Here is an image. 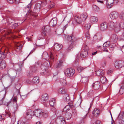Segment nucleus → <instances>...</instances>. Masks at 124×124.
<instances>
[{"mask_svg": "<svg viewBox=\"0 0 124 124\" xmlns=\"http://www.w3.org/2000/svg\"><path fill=\"white\" fill-rule=\"evenodd\" d=\"M67 39L69 41L68 43L69 46L67 49V51L69 52L75 46L76 42L75 38L73 35L68 36Z\"/></svg>", "mask_w": 124, "mask_h": 124, "instance_id": "f257e3e1", "label": "nucleus"}, {"mask_svg": "<svg viewBox=\"0 0 124 124\" xmlns=\"http://www.w3.org/2000/svg\"><path fill=\"white\" fill-rule=\"evenodd\" d=\"M34 114L37 117L40 118L43 116L45 117H47L48 113L44 112L41 109H38L35 110Z\"/></svg>", "mask_w": 124, "mask_h": 124, "instance_id": "f03ea898", "label": "nucleus"}, {"mask_svg": "<svg viewBox=\"0 0 124 124\" xmlns=\"http://www.w3.org/2000/svg\"><path fill=\"white\" fill-rule=\"evenodd\" d=\"M64 74L66 77H72L75 73V70L72 68H68L64 71Z\"/></svg>", "mask_w": 124, "mask_h": 124, "instance_id": "7ed1b4c3", "label": "nucleus"}, {"mask_svg": "<svg viewBox=\"0 0 124 124\" xmlns=\"http://www.w3.org/2000/svg\"><path fill=\"white\" fill-rule=\"evenodd\" d=\"M82 22L80 17L75 16L74 17V20L72 22L71 25H72L74 27L78 24L82 23Z\"/></svg>", "mask_w": 124, "mask_h": 124, "instance_id": "20e7f679", "label": "nucleus"}, {"mask_svg": "<svg viewBox=\"0 0 124 124\" xmlns=\"http://www.w3.org/2000/svg\"><path fill=\"white\" fill-rule=\"evenodd\" d=\"M88 47L87 46L84 45L82 48V52L80 54L81 56L83 58H84L87 56L88 55V52L87 49Z\"/></svg>", "mask_w": 124, "mask_h": 124, "instance_id": "39448f33", "label": "nucleus"}, {"mask_svg": "<svg viewBox=\"0 0 124 124\" xmlns=\"http://www.w3.org/2000/svg\"><path fill=\"white\" fill-rule=\"evenodd\" d=\"M42 55L43 58L46 60H48L49 59L53 60L54 58L52 54L51 53L49 55L46 52L44 51L42 54Z\"/></svg>", "mask_w": 124, "mask_h": 124, "instance_id": "423d86ee", "label": "nucleus"}, {"mask_svg": "<svg viewBox=\"0 0 124 124\" xmlns=\"http://www.w3.org/2000/svg\"><path fill=\"white\" fill-rule=\"evenodd\" d=\"M114 65L116 68H120L124 66V62L123 61H116L114 63Z\"/></svg>", "mask_w": 124, "mask_h": 124, "instance_id": "0eeeda50", "label": "nucleus"}, {"mask_svg": "<svg viewBox=\"0 0 124 124\" xmlns=\"http://www.w3.org/2000/svg\"><path fill=\"white\" fill-rule=\"evenodd\" d=\"M34 115V112L30 109L28 110L25 115L26 118L28 119H31Z\"/></svg>", "mask_w": 124, "mask_h": 124, "instance_id": "6e6552de", "label": "nucleus"}, {"mask_svg": "<svg viewBox=\"0 0 124 124\" xmlns=\"http://www.w3.org/2000/svg\"><path fill=\"white\" fill-rule=\"evenodd\" d=\"M124 114L123 112H120L118 117L117 122L120 124H124Z\"/></svg>", "mask_w": 124, "mask_h": 124, "instance_id": "1a4fd4ad", "label": "nucleus"}, {"mask_svg": "<svg viewBox=\"0 0 124 124\" xmlns=\"http://www.w3.org/2000/svg\"><path fill=\"white\" fill-rule=\"evenodd\" d=\"M57 124H65L66 121L64 118L62 116H60L57 118L56 120Z\"/></svg>", "mask_w": 124, "mask_h": 124, "instance_id": "9d476101", "label": "nucleus"}, {"mask_svg": "<svg viewBox=\"0 0 124 124\" xmlns=\"http://www.w3.org/2000/svg\"><path fill=\"white\" fill-rule=\"evenodd\" d=\"M109 16L113 20L116 19L119 16V14L117 12L113 11L111 12Z\"/></svg>", "mask_w": 124, "mask_h": 124, "instance_id": "9b49d317", "label": "nucleus"}, {"mask_svg": "<svg viewBox=\"0 0 124 124\" xmlns=\"http://www.w3.org/2000/svg\"><path fill=\"white\" fill-rule=\"evenodd\" d=\"M108 27V24L106 22H103L101 23L100 27V29L102 31L106 30Z\"/></svg>", "mask_w": 124, "mask_h": 124, "instance_id": "f8f14e48", "label": "nucleus"}, {"mask_svg": "<svg viewBox=\"0 0 124 124\" xmlns=\"http://www.w3.org/2000/svg\"><path fill=\"white\" fill-rule=\"evenodd\" d=\"M50 30V27L48 26H46L42 27V29L41 31L42 35L44 36H46L45 33L46 32Z\"/></svg>", "mask_w": 124, "mask_h": 124, "instance_id": "ddd939ff", "label": "nucleus"}, {"mask_svg": "<svg viewBox=\"0 0 124 124\" xmlns=\"http://www.w3.org/2000/svg\"><path fill=\"white\" fill-rule=\"evenodd\" d=\"M57 20L56 18H54L52 19L49 22V24L50 26L54 27L57 24Z\"/></svg>", "mask_w": 124, "mask_h": 124, "instance_id": "4468645a", "label": "nucleus"}, {"mask_svg": "<svg viewBox=\"0 0 124 124\" xmlns=\"http://www.w3.org/2000/svg\"><path fill=\"white\" fill-rule=\"evenodd\" d=\"M6 64L5 61L3 60H0V69H3L5 68Z\"/></svg>", "mask_w": 124, "mask_h": 124, "instance_id": "2eb2a0df", "label": "nucleus"}, {"mask_svg": "<svg viewBox=\"0 0 124 124\" xmlns=\"http://www.w3.org/2000/svg\"><path fill=\"white\" fill-rule=\"evenodd\" d=\"M114 0H107V6L108 8H111L113 5Z\"/></svg>", "mask_w": 124, "mask_h": 124, "instance_id": "dca6fc26", "label": "nucleus"}, {"mask_svg": "<svg viewBox=\"0 0 124 124\" xmlns=\"http://www.w3.org/2000/svg\"><path fill=\"white\" fill-rule=\"evenodd\" d=\"M90 21L92 24L96 23L98 21V19L96 17L91 16L90 18Z\"/></svg>", "mask_w": 124, "mask_h": 124, "instance_id": "f3484780", "label": "nucleus"}, {"mask_svg": "<svg viewBox=\"0 0 124 124\" xmlns=\"http://www.w3.org/2000/svg\"><path fill=\"white\" fill-rule=\"evenodd\" d=\"M117 24V23H114L112 21L109 22L108 23V25L111 29H113L115 27V26Z\"/></svg>", "mask_w": 124, "mask_h": 124, "instance_id": "a211bd4d", "label": "nucleus"}, {"mask_svg": "<svg viewBox=\"0 0 124 124\" xmlns=\"http://www.w3.org/2000/svg\"><path fill=\"white\" fill-rule=\"evenodd\" d=\"M100 83L99 81H97L94 83L92 85V87H93L94 89L97 90L100 87Z\"/></svg>", "mask_w": 124, "mask_h": 124, "instance_id": "6ab92c4d", "label": "nucleus"}, {"mask_svg": "<svg viewBox=\"0 0 124 124\" xmlns=\"http://www.w3.org/2000/svg\"><path fill=\"white\" fill-rule=\"evenodd\" d=\"M48 67V64L46 62H45L43 65H42L41 66V68L42 71H46V70Z\"/></svg>", "mask_w": 124, "mask_h": 124, "instance_id": "aec40b11", "label": "nucleus"}, {"mask_svg": "<svg viewBox=\"0 0 124 124\" xmlns=\"http://www.w3.org/2000/svg\"><path fill=\"white\" fill-rule=\"evenodd\" d=\"M62 45L60 44L55 43L54 45V48L55 50L59 51L62 49Z\"/></svg>", "mask_w": 124, "mask_h": 124, "instance_id": "412c9836", "label": "nucleus"}, {"mask_svg": "<svg viewBox=\"0 0 124 124\" xmlns=\"http://www.w3.org/2000/svg\"><path fill=\"white\" fill-rule=\"evenodd\" d=\"M120 86V89L119 93L120 94H122L124 92V82H123L119 85Z\"/></svg>", "mask_w": 124, "mask_h": 124, "instance_id": "4be33fe9", "label": "nucleus"}, {"mask_svg": "<svg viewBox=\"0 0 124 124\" xmlns=\"http://www.w3.org/2000/svg\"><path fill=\"white\" fill-rule=\"evenodd\" d=\"M100 111L99 110L96 108H95L93 112V115L95 117H97L99 115Z\"/></svg>", "mask_w": 124, "mask_h": 124, "instance_id": "5701e85b", "label": "nucleus"}, {"mask_svg": "<svg viewBox=\"0 0 124 124\" xmlns=\"http://www.w3.org/2000/svg\"><path fill=\"white\" fill-rule=\"evenodd\" d=\"M87 15L86 13H85L80 15V17L83 23L84 21L87 19Z\"/></svg>", "mask_w": 124, "mask_h": 124, "instance_id": "b1692460", "label": "nucleus"}, {"mask_svg": "<svg viewBox=\"0 0 124 124\" xmlns=\"http://www.w3.org/2000/svg\"><path fill=\"white\" fill-rule=\"evenodd\" d=\"M111 39L114 43H116L118 37L116 35L113 34L111 37Z\"/></svg>", "mask_w": 124, "mask_h": 124, "instance_id": "393cba45", "label": "nucleus"}, {"mask_svg": "<svg viewBox=\"0 0 124 124\" xmlns=\"http://www.w3.org/2000/svg\"><path fill=\"white\" fill-rule=\"evenodd\" d=\"M48 99V97L47 96V94L46 93L43 94L42 95L41 98V100L44 102V101H47Z\"/></svg>", "mask_w": 124, "mask_h": 124, "instance_id": "a878e982", "label": "nucleus"}, {"mask_svg": "<svg viewBox=\"0 0 124 124\" xmlns=\"http://www.w3.org/2000/svg\"><path fill=\"white\" fill-rule=\"evenodd\" d=\"M88 78L87 77H83L82 78L81 80H80L81 82L85 83L86 84H87L88 83Z\"/></svg>", "mask_w": 124, "mask_h": 124, "instance_id": "bb28decb", "label": "nucleus"}, {"mask_svg": "<svg viewBox=\"0 0 124 124\" xmlns=\"http://www.w3.org/2000/svg\"><path fill=\"white\" fill-rule=\"evenodd\" d=\"M16 20L17 21H19V20H16V18L12 19L11 18H9L8 19V23L10 24H12L15 22Z\"/></svg>", "mask_w": 124, "mask_h": 124, "instance_id": "cd10ccee", "label": "nucleus"}, {"mask_svg": "<svg viewBox=\"0 0 124 124\" xmlns=\"http://www.w3.org/2000/svg\"><path fill=\"white\" fill-rule=\"evenodd\" d=\"M121 26L119 24V25L117 24L115 26V27L114 28V31L116 32H118L120 30Z\"/></svg>", "mask_w": 124, "mask_h": 124, "instance_id": "c85d7f7f", "label": "nucleus"}, {"mask_svg": "<svg viewBox=\"0 0 124 124\" xmlns=\"http://www.w3.org/2000/svg\"><path fill=\"white\" fill-rule=\"evenodd\" d=\"M23 44L22 46L21 44L18 43L16 44V51H19L21 50L22 49V46H23Z\"/></svg>", "mask_w": 124, "mask_h": 124, "instance_id": "c756f323", "label": "nucleus"}, {"mask_svg": "<svg viewBox=\"0 0 124 124\" xmlns=\"http://www.w3.org/2000/svg\"><path fill=\"white\" fill-rule=\"evenodd\" d=\"M100 81L102 83H104L107 82V79L104 76H102L100 78Z\"/></svg>", "mask_w": 124, "mask_h": 124, "instance_id": "7c9ffc66", "label": "nucleus"}, {"mask_svg": "<svg viewBox=\"0 0 124 124\" xmlns=\"http://www.w3.org/2000/svg\"><path fill=\"white\" fill-rule=\"evenodd\" d=\"M49 104L51 106H54L55 104V100L54 98L50 100L49 101Z\"/></svg>", "mask_w": 124, "mask_h": 124, "instance_id": "2f4dec72", "label": "nucleus"}, {"mask_svg": "<svg viewBox=\"0 0 124 124\" xmlns=\"http://www.w3.org/2000/svg\"><path fill=\"white\" fill-rule=\"evenodd\" d=\"M33 82L35 84H38L39 82V78L37 76H36L34 77L32 80Z\"/></svg>", "mask_w": 124, "mask_h": 124, "instance_id": "473e14b6", "label": "nucleus"}, {"mask_svg": "<svg viewBox=\"0 0 124 124\" xmlns=\"http://www.w3.org/2000/svg\"><path fill=\"white\" fill-rule=\"evenodd\" d=\"M104 72L103 71L99 70L96 72V74L97 76H100L103 75Z\"/></svg>", "mask_w": 124, "mask_h": 124, "instance_id": "72a5a7b5", "label": "nucleus"}, {"mask_svg": "<svg viewBox=\"0 0 124 124\" xmlns=\"http://www.w3.org/2000/svg\"><path fill=\"white\" fill-rule=\"evenodd\" d=\"M71 116V114L69 112L66 113L65 115V117L66 119H70Z\"/></svg>", "mask_w": 124, "mask_h": 124, "instance_id": "f704fd0d", "label": "nucleus"}, {"mask_svg": "<svg viewBox=\"0 0 124 124\" xmlns=\"http://www.w3.org/2000/svg\"><path fill=\"white\" fill-rule=\"evenodd\" d=\"M58 92L60 94H63L65 92V90L64 88H61L58 90Z\"/></svg>", "mask_w": 124, "mask_h": 124, "instance_id": "c9c22d12", "label": "nucleus"}, {"mask_svg": "<svg viewBox=\"0 0 124 124\" xmlns=\"http://www.w3.org/2000/svg\"><path fill=\"white\" fill-rule=\"evenodd\" d=\"M63 99L65 101H67L69 99V95L67 94H66L64 95L63 96Z\"/></svg>", "mask_w": 124, "mask_h": 124, "instance_id": "e433bc0d", "label": "nucleus"}, {"mask_svg": "<svg viewBox=\"0 0 124 124\" xmlns=\"http://www.w3.org/2000/svg\"><path fill=\"white\" fill-rule=\"evenodd\" d=\"M60 83L62 85H66V81L65 79L61 78L60 80Z\"/></svg>", "mask_w": 124, "mask_h": 124, "instance_id": "4c0bfd02", "label": "nucleus"}, {"mask_svg": "<svg viewBox=\"0 0 124 124\" xmlns=\"http://www.w3.org/2000/svg\"><path fill=\"white\" fill-rule=\"evenodd\" d=\"M72 107L71 105H67L64 108L63 110L67 112L70 109V108H71Z\"/></svg>", "mask_w": 124, "mask_h": 124, "instance_id": "58836bf2", "label": "nucleus"}, {"mask_svg": "<svg viewBox=\"0 0 124 124\" xmlns=\"http://www.w3.org/2000/svg\"><path fill=\"white\" fill-rule=\"evenodd\" d=\"M86 68V67H82L81 66H78L77 68V69L78 72H80L82 71Z\"/></svg>", "mask_w": 124, "mask_h": 124, "instance_id": "ea45409f", "label": "nucleus"}, {"mask_svg": "<svg viewBox=\"0 0 124 124\" xmlns=\"http://www.w3.org/2000/svg\"><path fill=\"white\" fill-rule=\"evenodd\" d=\"M40 5L39 4V5H37V6H36L35 8H34V11L37 13L39 12L40 11Z\"/></svg>", "mask_w": 124, "mask_h": 124, "instance_id": "a19ab883", "label": "nucleus"}, {"mask_svg": "<svg viewBox=\"0 0 124 124\" xmlns=\"http://www.w3.org/2000/svg\"><path fill=\"white\" fill-rule=\"evenodd\" d=\"M62 62L61 60H59L58 61L56 65V68H58L60 67L62 65Z\"/></svg>", "mask_w": 124, "mask_h": 124, "instance_id": "79ce46f5", "label": "nucleus"}, {"mask_svg": "<svg viewBox=\"0 0 124 124\" xmlns=\"http://www.w3.org/2000/svg\"><path fill=\"white\" fill-rule=\"evenodd\" d=\"M110 43L109 41H107L104 43L103 45V47H108L110 44Z\"/></svg>", "mask_w": 124, "mask_h": 124, "instance_id": "37998d69", "label": "nucleus"}, {"mask_svg": "<svg viewBox=\"0 0 124 124\" xmlns=\"http://www.w3.org/2000/svg\"><path fill=\"white\" fill-rule=\"evenodd\" d=\"M119 17L121 19L124 20V11H122L120 13Z\"/></svg>", "mask_w": 124, "mask_h": 124, "instance_id": "c03bdc74", "label": "nucleus"}, {"mask_svg": "<svg viewBox=\"0 0 124 124\" xmlns=\"http://www.w3.org/2000/svg\"><path fill=\"white\" fill-rule=\"evenodd\" d=\"M31 2L25 8L26 9H27V11H29L30 10L31 7L32 5V4L31 3Z\"/></svg>", "mask_w": 124, "mask_h": 124, "instance_id": "a18cd8bd", "label": "nucleus"}, {"mask_svg": "<svg viewBox=\"0 0 124 124\" xmlns=\"http://www.w3.org/2000/svg\"><path fill=\"white\" fill-rule=\"evenodd\" d=\"M91 106V105L90 104L86 105L85 107V109L86 110L88 111L90 108Z\"/></svg>", "mask_w": 124, "mask_h": 124, "instance_id": "49530a36", "label": "nucleus"}, {"mask_svg": "<svg viewBox=\"0 0 124 124\" xmlns=\"http://www.w3.org/2000/svg\"><path fill=\"white\" fill-rule=\"evenodd\" d=\"M91 26V24L90 23L86 24L84 26L85 28L86 29H89Z\"/></svg>", "mask_w": 124, "mask_h": 124, "instance_id": "de8ad7c7", "label": "nucleus"}, {"mask_svg": "<svg viewBox=\"0 0 124 124\" xmlns=\"http://www.w3.org/2000/svg\"><path fill=\"white\" fill-rule=\"evenodd\" d=\"M23 22H22L21 23H16L13 24H12V25L13 26H14V27H13V28H15L16 27H17L19 24H20L21 23H22Z\"/></svg>", "mask_w": 124, "mask_h": 124, "instance_id": "09e8293b", "label": "nucleus"}, {"mask_svg": "<svg viewBox=\"0 0 124 124\" xmlns=\"http://www.w3.org/2000/svg\"><path fill=\"white\" fill-rule=\"evenodd\" d=\"M1 94H2V100L5 96L6 92L4 91H2L1 93Z\"/></svg>", "mask_w": 124, "mask_h": 124, "instance_id": "8fccbe9b", "label": "nucleus"}, {"mask_svg": "<svg viewBox=\"0 0 124 124\" xmlns=\"http://www.w3.org/2000/svg\"><path fill=\"white\" fill-rule=\"evenodd\" d=\"M72 113L74 116H76L77 114V111L75 109L73 110H72Z\"/></svg>", "mask_w": 124, "mask_h": 124, "instance_id": "3c124183", "label": "nucleus"}, {"mask_svg": "<svg viewBox=\"0 0 124 124\" xmlns=\"http://www.w3.org/2000/svg\"><path fill=\"white\" fill-rule=\"evenodd\" d=\"M85 37L89 39L90 38L89 34V32H87L85 34Z\"/></svg>", "mask_w": 124, "mask_h": 124, "instance_id": "603ef678", "label": "nucleus"}, {"mask_svg": "<svg viewBox=\"0 0 124 124\" xmlns=\"http://www.w3.org/2000/svg\"><path fill=\"white\" fill-rule=\"evenodd\" d=\"M17 124H25L24 122L21 120H19Z\"/></svg>", "mask_w": 124, "mask_h": 124, "instance_id": "864d4df0", "label": "nucleus"}, {"mask_svg": "<svg viewBox=\"0 0 124 124\" xmlns=\"http://www.w3.org/2000/svg\"><path fill=\"white\" fill-rule=\"evenodd\" d=\"M3 23L4 24H6L8 23V21L6 19H3L2 20Z\"/></svg>", "mask_w": 124, "mask_h": 124, "instance_id": "5fc2aeb1", "label": "nucleus"}, {"mask_svg": "<svg viewBox=\"0 0 124 124\" xmlns=\"http://www.w3.org/2000/svg\"><path fill=\"white\" fill-rule=\"evenodd\" d=\"M82 102V101L81 99H79L78 101H77V104H79L78 105L80 106Z\"/></svg>", "mask_w": 124, "mask_h": 124, "instance_id": "6e6d98bb", "label": "nucleus"}, {"mask_svg": "<svg viewBox=\"0 0 124 124\" xmlns=\"http://www.w3.org/2000/svg\"><path fill=\"white\" fill-rule=\"evenodd\" d=\"M120 24L123 29H124V22H122L120 23Z\"/></svg>", "mask_w": 124, "mask_h": 124, "instance_id": "4d7b16f0", "label": "nucleus"}, {"mask_svg": "<svg viewBox=\"0 0 124 124\" xmlns=\"http://www.w3.org/2000/svg\"><path fill=\"white\" fill-rule=\"evenodd\" d=\"M51 110L53 112H55L56 111V108L53 106H52V108H51Z\"/></svg>", "mask_w": 124, "mask_h": 124, "instance_id": "13d9d810", "label": "nucleus"}, {"mask_svg": "<svg viewBox=\"0 0 124 124\" xmlns=\"http://www.w3.org/2000/svg\"><path fill=\"white\" fill-rule=\"evenodd\" d=\"M4 55L3 54L2 52L1 51H0V60H2L1 58L3 57L2 56H3Z\"/></svg>", "mask_w": 124, "mask_h": 124, "instance_id": "bf43d9fd", "label": "nucleus"}, {"mask_svg": "<svg viewBox=\"0 0 124 124\" xmlns=\"http://www.w3.org/2000/svg\"><path fill=\"white\" fill-rule=\"evenodd\" d=\"M107 47H103V48L102 49V51H104L106 52H108V50L107 49Z\"/></svg>", "mask_w": 124, "mask_h": 124, "instance_id": "052dcab7", "label": "nucleus"}, {"mask_svg": "<svg viewBox=\"0 0 124 124\" xmlns=\"http://www.w3.org/2000/svg\"><path fill=\"white\" fill-rule=\"evenodd\" d=\"M7 1L9 3L12 4L13 3L14 1V0H7Z\"/></svg>", "mask_w": 124, "mask_h": 124, "instance_id": "680f3d73", "label": "nucleus"}, {"mask_svg": "<svg viewBox=\"0 0 124 124\" xmlns=\"http://www.w3.org/2000/svg\"><path fill=\"white\" fill-rule=\"evenodd\" d=\"M79 59H77L75 61V64H78V63Z\"/></svg>", "mask_w": 124, "mask_h": 124, "instance_id": "e2e57ef3", "label": "nucleus"}, {"mask_svg": "<svg viewBox=\"0 0 124 124\" xmlns=\"http://www.w3.org/2000/svg\"><path fill=\"white\" fill-rule=\"evenodd\" d=\"M95 124H101V122L99 121H97L96 122Z\"/></svg>", "mask_w": 124, "mask_h": 124, "instance_id": "0e129e2a", "label": "nucleus"}, {"mask_svg": "<svg viewBox=\"0 0 124 124\" xmlns=\"http://www.w3.org/2000/svg\"><path fill=\"white\" fill-rule=\"evenodd\" d=\"M97 1L99 3H103V1L102 0H97Z\"/></svg>", "mask_w": 124, "mask_h": 124, "instance_id": "69168bd1", "label": "nucleus"}, {"mask_svg": "<svg viewBox=\"0 0 124 124\" xmlns=\"http://www.w3.org/2000/svg\"><path fill=\"white\" fill-rule=\"evenodd\" d=\"M13 101L14 102H16L17 101V100L16 98L15 97H14L13 98Z\"/></svg>", "mask_w": 124, "mask_h": 124, "instance_id": "338daca9", "label": "nucleus"}, {"mask_svg": "<svg viewBox=\"0 0 124 124\" xmlns=\"http://www.w3.org/2000/svg\"><path fill=\"white\" fill-rule=\"evenodd\" d=\"M55 6V4H52L51 5H50V8H52L53 7H54Z\"/></svg>", "mask_w": 124, "mask_h": 124, "instance_id": "774afa93", "label": "nucleus"}]
</instances>
